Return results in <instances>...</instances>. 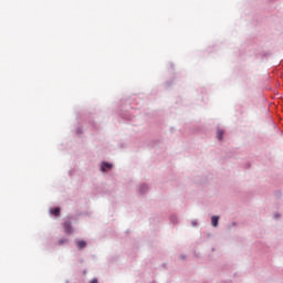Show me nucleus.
<instances>
[{
  "label": "nucleus",
  "instance_id": "f257e3e1",
  "mask_svg": "<svg viewBox=\"0 0 283 283\" xmlns=\"http://www.w3.org/2000/svg\"><path fill=\"white\" fill-rule=\"evenodd\" d=\"M63 228H64L65 233H69V234L72 233V223L71 222H64Z\"/></svg>",
  "mask_w": 283,
  "mask_h": 283
},
{
  "label": "nucleus",
  "instance_id": "f03ea898",
  "mask_svg": "<svg viewBox=\"0 0 283 283\" xmlns=\"http://www.w3.org/2000/svg\"><path fill=\"white\" fill-rule=\"evenodd\" d=\"M50 213H51L52 216H55V218H59V216H61V208H52V209L50 210Z\"/></svg>",
  "mask_w": 283,
  "mask_h": 283
},
{
  "label": "nucleus",
  "instance_id": "7ed1b4c3",
  "mask_svg": "<svg viewBox=\"0 0 283 283\" xmlns=\"http://www.w3.org/2000/svg\"><path fill=\"white\" fill-rule=\"evenodd\" d=\"M101 169L102 171H107V169H112V165L107 163H103Z\"/></svg>",
  "mask_w": 283,
  "mask_h": 283
},
{
  "label": "nucleus",
  "instance_id": "20e7f679",
  "mask_svg": "<svg viewBox=\"0 0 283 283\" xmlns=\"http://www.w3.org/2000/svg\"><path fill=\"white\" fill-rule=\"evenodd\" d=\"M76 247L78 249H85V247H87V242H85V241H77L76 242Z\"/></svg>",
  "mask_w": 283,
  "mask_h": 283
},
{
  "label": "nucleus",
  "instance_id": "39448f33",
  "mask_svg": "<svg viewBox=\"0 0 283 283\" xmlns=\"http://www.w3.org/2000/svg\"><path fill=\"white\" fill-rule=\"evenodd\" d=\"M219 220H220V217H212V218H211V224H212V227H218Z\"/></svg>",
  "mask_w": 283,
  "mask_h": 283
},
{
  "label": "nucleus",
  "instance_id": "423d86ee",
  "mask_svg": "<svg viewBox=\"0 0 283 283\" xmlns=\"http://www.w3.org/2000/svg\"><path fill=\"white\" fill-rule=\"evenodd\" d=\"M224 135V132H222V130H218L217 132V138L219 139V140H222V136Z\"/></svg>",
  "mask_w": 283,
  "mask_h": 283
},
{
  "label": "nucleus",
  "instance_id": "0eeeda50",
  "mask_svg": "<svg viewBox=\"0 0 283 283\" xmlns=\"http://www.w3.org/2000/svg\"><path fill=\"white\" fill-rule=\"evenodd\" d=\"M65 242H67V239H61V240L59 241V244H65Z\"/></svg>",
  "mask_w": 283,
  "mask_h": 283
},
{
  "label": "nucleus",
  "instance_id": "6e6552de",
  "mask_svg": "<svg viewBox=\"0 0 283 283\" xmlns=\"http://www.w3.org/2000/svg\"><path fill=\"white\" fill-rule=\"evenodd\" d=\"M90 283H98V280L93 279Z\"/></svg>",
  "mask_w": 283,
  "mask_h": 283
},
{
  "label": "nucleus",
  "instance_id": "1a4fd4ad",
  "mask_svg": "<svg viewBox=\"0 0 283 283\" xmlns=\"http://www.w3.org/2000/svg\"><path fill=\"white\" fill-rule=\"evenodd\" d=\"M142 189H147V186H142Z\"/></svg>",
  "mask_w": 283,
  "mask_h": 283
}]
</instances>
